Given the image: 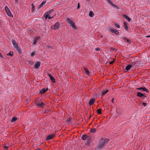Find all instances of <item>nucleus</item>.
Masks as SVG:
<instances>
[{
  "label": "nucleus",
  "instance_id": "nucleus-1",
  "mask_svg": "<svg viewBox=\"0 0 150 150\" xmlns=\"http://www.w3.org/2000/svg\"><path fill=\"white\" fill-rule=\"evenodd\" d=\"M108 140L107 139H103V138H101L100 140V143L99 144V149H100L105 146L108 142Z\"/></svg>",
  "mask_w": 150,
  "mask_h": 150
},
{
  "label": "nucleus",
  "instance_id": "nucleus-2",
  "mask_svg": "<svg viewBox=\"0 0 150 150\" xmlns=\"http://www.w3.org/2000/svg\"><path fill=\"white\" fill-rule=\"evenodd\" d=\"M66 21L69 24V25L74 29H76V26L75 23L69 18L66 19Z\"/></svg>",
  "mask_w": 150,
  "mask_h": 150
},
{
  "label": "nucleus",
  "instance_id": "nucleus-3",
  "mask_svg": "<svg viewBox=\"0 0 150 150\" xmlns=\"http://www.w3.org/2000/svg\"><path fill=\"white\" fill-rule=\"evenodd\" d=\"M11 41L14 48L18 52H20L21 50L19 45L16 44V41L14 39H12Z\"/></svg>",
  "mask_w": 150,
  "mask_h": 150
},
{
  "label": "nucleus",
  "instance_id": "nucleus-4",
  "mask_svg": "<svg viewBox=\"0 0 150 150\" xmlns=\"http://www.w3.org/2000/svg\"><path fill=\"white\" fill-rule=\"evenodd\" d=\"M59 23L58 22L56 23L54 25H52L51 27V28L54 30H57L59 28Z\"/></svg>",
  "mask_w": 150,
  "mask_h": 150
},
{
  "label": "nucleus",
  "instance_id": "nucleus-5",
  "mask_svg": "<svg viewBox=\"0 0 150 150\" xmlns=\"http://www.w3.org/2000/svg\"><path fill=\"white\" fill-rule=\"evenodd\" d=\"M53 11V9H51L50 10L47 12L45 14H44V17L45 19H47L49 15L52 13Z\"/></svg>",
  "mask_w": 150,
  "mask_h": 150
},
{
  "label": "nucleus",
  "instance_id": "nucleus-6",
  "mask_svg": "<svg viewBox=\"0 0 150 150\" xmlns=\"http://www.w3.org/2000/svg\"><path fill=\"white\" fill-rule=\"evenodd\" d=\"M40 64L41 63L39 62H36L34 66V68L36 69L38 68L40 66Z\"/></svg>",
  "mask_w": 150,
  "mask_h": 150
},
{
  "label": "nucleus",
  "instance_id": "nucleus-7",
  "mask_svg": "<svg viewBox=\"0 0 150 150\" xmlns=\"http://www.w3.org/2000/svg\"><path fill=\"white\" fill-rule=\"evenodd\" d=\"M137 89L139 90H142L143 91H145L146 92H148L149 91L148 89L145 87H140L139 88H137Z\"/></svg>",
  "mask_w": 150,
  "mask_h": 150
},
{
  "label": "nucleus",
  "instance_id": "nucleus-8",
  "mask_svg": "<svg viewBox=\"0 0 150 150\" xmlns=\"http://www.w3.org/2000/svg\"><path fill=\"white\" fill-rule=\"evenodd\" d=\"M48 76L50 78V79L51 80L53 83L55 82V79L54 77L51 74H48Z\"/></svg>",
  "mask_w": 150,
  "mask_h": 150
},
{
  "label": "nucleus",
  "instance_id": "nucleus-9",
  "mask_svg": "<svg viewBox=\"0 0 150 150\" xmlns=\"http://www.w3.org/2000/svg\"><path fill=\"white\" fill-rule=\"evenodd\" d=\"M54 137L53 134H51L48 135L47 138V140H50L52 139Z\"/></svg>",
  "mask_w": 150,
  "mask_h": 150
},
{
  "label": "nucleus",
  "instance_id": "nucleus-10",
  "mask_svg": "<svg viewBox=\"0 0 150 150\" xmlns=\"http://www.w3.org/2000/svg\"><path fill=\"white\" fill-rule=\"evenodd\" d=\"M37 105L39 107L43 108L44 107L45 104L42 103H37Z\"/></svg>",
  "mask_w": 150,
  "mask_h": 150
},
{
  "label": "nucleus",
  "instance_id": "nucleus-11",
  "mask_svg": "<svg viewBox=\"0 0 150 150\" xmlns=\"http://www.w3.org/2000/svg\"><path fill=\"white\" fill-rule=\"evenodd\" d=\"M123 17L125 18L126 20H127L128 21H131V19L129 17L127 16L126 15H124L123 16Z\"/></svg>",
  "mask_w": 150,
  "mask_h": 150
},
{
  "label": "nucleus",
  "instance_id": "nucleus-12",
  "mask_svg": "<svg viewBox=\"0 0 150 150\" xmlns=\"http://www.w3.org/2000/svg\"><path fill=\"white\" fill-rule=\"evenodd\" d=\"M7 14V15L9 16L10 17H13V15L12 14L10 10H8L7 11H6Z\"/></svg>",
  "mask_w": 150,
  "mask_h": 150
},
{
  "label": "nucleus",
  "instance_id": "nucleus-13",
  "mask_svg": "<svg viewBox=\"0 0 150 150\" xmlns=\"http://www.w3.org/2000/svg\"><path fill=\"white\" fill-rule=\"evenodd\" d=\"M137 96L138 97H139L145 96L143 94L140 92H139L137 93Z\"/></svg>",
  "mask_w": 150,
  "mask_h": 150
},
{
  "label": "nucleus",
  "instance_id": "nucleus-14",
  "mask_svg": "<svg viewBox=\"0 0 150 150\" xmlns=\"http://www.w3.org/2000/svg\"><path fill=\"white\" fill-rule=\"evenodd\" d=\"M95 102V99H92L90 100L89 102V105L90 106L93 104Z\"/></svg>",
  "mask_w": 150,
  "mask_h": 150
},
{
  "label": "nucleus",
  "instance_id": "nucleus-15",
  "mask_svg": "<svg viewBox=\"0 0 150 150\" xmlns=\"http://www.w3.org/2000/svg\"><path fill=\"white\" fill-rule=\"evenodd\" d=\"M132 67V65H131L129 64V65H128V66H127L126 67L125 69L126 70H127V71H128V70H129L131 69Z\"/></svg>",
  "mask_w": 150,
  "mask_h": 150
},
{
  "label": "nucleus",
  "instance_id": "nucleus-16",
  "mask_svg": "<svg viewBox=\"0 0 150 150\" xmlns=\"http://www.w3.org/2000/svg\"><path fill=\"white\" fill-rule=\"evenodd\" d=\"M46 2L45 1H43L42 2L41 4H40L39 6L38 7V8H40L41 7L43 6L45 3Z\"/></svg>",
  "mask_w": 150,
  "mask_h": 150
},
{
  "label": "nucleus",
  "instance_id": "nucleus-17",
  "mask_svg": "<svg viewBox=\"0 0 150 150\" xmlns=\"http://www.w3.org/2000/svg\"><path fill=\"white\" fill-rule=\"evenodd\" d=\"M47 89H45V88H42L40 91V93L42 94L46 92L47 91Z\"/></svg>",
  "mask_w": 150,
  "mask_h": 150
},
{
  "label": "nucleus",
  "instance_id": "nucleus-18",
  "mask_svg": "<svg viewBox=\"0 0 150 150\" xmlns=\"http://www.w3.org/2000/svg\"><path fill=\"white\" fill-rule=\"evenodd\" d=\"M108 30L112 32L115 29L111 27H109L108 28Z\"/></svg>",
  "mask_w": 150,
  "mask_h": 150
},
{
  "label": "nucleus",
  "instance_id": "nucleus-19",
  "mask_svg": "<svg viewBox=\"0 0 150 150\" xmlns=\"http://www.w3.org/2000/svg\"><path fill=\"white\" fill-rule=\"evenodd\" d=\"M87 138V136L86 135H83L81 137V139L83 140H85Z\"/></svg>",
  "mask_w": 150,
  "mask_h": 150
},
{
  "label": "nucleus",
  "instance_id": "nucleus-20",
  "mask_svg": "<svg viewBox=\"0 0 150 150\" xmlns=\"http://www.w3.org/2000/svg\"><path fill=\"white\" fill-rule=\"evenodd\" d=\"M84 69L86 73L87 74L88 76H90L89 71H88V69L86 68H84Z\"/></svg>",
  "mask_w": 150,
  "mask_h": 150
},
{
  "label": "nucleus",
  "instance_id": "nucleus-21",
  "mask_svg": "<svg viewBox=\"0 0 150 150\" xmlns=\"http://www.w3.org/2000/svg\"><path fill=\"white\" fill-rule=\"evenodd\" d=\"M94 15V13H93V12L92 11H90L89 14V16L91 17H93Z\"/></svg>",
  "mask_w": 150,
  "mask_h": 150
},
{
  "label": "nucleus",
  "instance_id": "nucleus-22",
  "mask_svg": "<svg viewBox=\"0 0 150 150\" xmlns=\"http://www.w3.org/2000/svg\"><path fill=\"white\" fill-rule=\"evenodd\" d=\"M38 38H37L36 39H34L33 40V44H36L37 42H38Z\"/></svg>",
  "mask_w": 150,
  "mask_h": 150
},
{
  "label": "nucleus",
  "instance_id": "nucleus-23",
  "mask_svg": "<svg viewBox=\"0 0 150 150\" xmlns=\"http://www.w3.org/2000/svg\"><path fill=\"white\" fill-rule=\"evenodd\" d=\"M110 4H111L113 6L115 7V8H119L117 6L115 5L114 4H113L112 2H111L110 1V2H109Z\"/></svg>",
  "mask_w": 150,
  "mask_h": 150
},
{
  "label": "nucleus",
  "instance_id": "nucleus-24",
  "mask_svg": "<svg viewBox=\"0 0 150 150\" xmlns=\"http://www.w3.org/2000/svg\"><path fill=\"white\" fill-rule=\"evenodd\" d=\"M112 32L114 33H115L116 35H118L119 33V32L115 29H114L113 31Z\"/></svg>",
  "mask_w": 150,
  "mask_h": 150
},
{
  "label": "nucleus",
  "instance_id": "nucleus-25",
  "mask_svg": "<svg viewBox=\"0 0 150 150\" xmlns=\"http://www.w3.org/2000/svg\"><path fill=\"white\" fill-rule=\"evenodd\" d=\"M108 91V90H105L102 92V95H105Z\"/></svg>",
  "mask_w": 150,
  "mask_h": 150
},
{
  "label": "nucleus",
  "instance_id": "nucleus-26",
  "mask_svg": "<svg viewBox=\"0 0 150 150\" xmlns=\"http://www.w3.org/2000/svg\"><path fill=\"white\" fill-rule=\"evenodd\" d=\"M16 120H17V118L16 117H12V120L13 122H14Z\"/></svg>",
  "mask_w": 150,
  "mask_h": 150
},
{
  "label": "nucleus",
  "instance_id": "nucleus-27",
  "mask_svg": "<svg viewBox=\"0 0 150 150\" xmlns=\"http://www.w3.org/2000/svg\"><path fill=\"white\" fill-rule=\"evenodd\" d=\"M96 131V130L95 128L91 129V132L92 133H94Z\"/></svg>",
  "mask_w": 150,
  "mask_h": 150
},
{
  "label": "nucleus",
  "instance_id": "nucleus-28",
  "mask_svg": "<svg viewBox=\"0 0 150 150\" xmlns=\"http://www.w3.org/2000/svg\"><path fill=\"white\" fill-rule=\"evenodd\" d=\"M101 109H98L97 110L98 113L100 114L101 113Z\"/></svg>",
  "mask_w": 150,
  "mask_h": 150
},
{
  "label": "nucleus",
  "instance_id": "nucleus-29",
  "mask_svg": "<svg viewBox=\"0 0 150 150\" xmlns=\"http://www.w3.org/2000/svg\"><path fill=\"white\" fill-rule=\"evenodd\" d=\"M13 55V53L12 52H10L9 53L7 54V55H10L11 56H12Z\"/></svg>",
  "mask_w": 150,
  "mask_h": 150
},
{
  "label": "nucleus",
  "instance_id": "nucleus-30",
  "mask_svg": "<svg viewBox=\"0 0 150 150\" xmlns=\"http://www.w3.org/2000/svg\"><path fill=\"white\" fill-rule=\"evenodd\" d=\"M36 54L35 52H33L31 53L30 55L31 57H33Z\"/></svg>",
  "mask_w": 150,
  "mask_h": 150
},
{
  "label": "nucleus",
  "instance_id": "nucleus-31",
  "mask_svg": "<svg viewBox=\"0 0 150 150\" xmlns=\"http://www.w3.org/2000/svg\"><path fill=\"white\" fill-rule=\"evenodd\" d=\"M5 10L6 11L8 10H9V9L7 6H6L5 7Z\"/></svg>",
  "mask_w": 150,
  "mask_h": 150
},
{
  "label": "nucleus",
  "instance_id": "nucleus-32",
  "mask_svg": "<svg viewBox=\"0 0 150 150\" xmlns=\"http://www.w3.org/2000/svg\"><path fill=\"white\" fill-rule=\"evenodd\" d=\"M115 26L118 28H120V25L117 24H115Z\"/></svg>",
  "mask_w": 150,
  "mask_h": 150
},
{
  "label": "nucleus",
  "instance_id": "nucleus-33",
  "mask_svg": "<svg viewBox=\"0 0 150 150\" xmlns=\"http://www.w3.org/2000/svg\"><path fill=\"white\" fill-rule=\"evenodd\" d=\"M28 63L29 64H32L33 63V62L32 61H28Z\"/></svg>",
  "mask_w": 150,
  "mask_h": 150
},
{
  "label": "nucleus",
  "instance_id": "nucleus-34",
  "mask_svg": "<svg viewBox=\"0 0 150 150\" xmlns=\"http://www.w3.org/2000/svg\"><path fill=\"white\" fill-rule=\"evenodd\" d=\"M143 105L144 106H146L147 105V104L146 103H144V102H143Z\"/></svg>",
  "mask_w": 150,
  "mask_h": 150
},
{
  "label": "nucleus",
  "instance_id": "nucleus-35",
  "mask_svg": "<svg viewBox=\"0 0 150 150\" xmlns=\"http://www.w3.org/2000/svg\"><path fill=\"white\" fill-rule=\"evenodd\" d=\"M95 50L97 51H99L100 50V48L98 47L95 48Z\"/></svg>",
  "mask_w": 150,
  "mask_h": 150
},
{
  "label": "nucleus",
  "instance_id": "nucleus-36",
  "mask_svg": "<svg viewBox=\"0 0 150 150\" xmlns=\"http://www.w3.org/2000/svg\"><path fill=\"white\" fill-rule=\"evenodd\" d=\"M8 148V146H5L4 147V149L6 150Z\"/></svg>",
  "mask_w": 150,
  "mask_h": 150
},
{
  "label": "nucleus",
  "instance_id": "nucleus-37",
  "mask_svg": "<svg viewBox=\"0 0 150 150\" xmlns=\"http://www.w3.org/2000/svg\"><path fill=\"white\" fill-rule=\"evenodd\" d=\"M124 24L125 25V26H126L127 25V23L126 22H124Z\"/></svg>",
  "mask_w": 150,
  "mask_h": 150
},
{
  "label": "nucleus",
  "instance_id": "nucleus-38",
  "mask_svg": "<svg viewBox=\"0 0 150 150\" xmlns=\"http://www.w3.org/2000/svg\"><path fill=\"white\" fill-rule=\"evenodd\" d=\"M47 46L48 47H50L51 49H54V47H51V46Z\"/></svg>",
  "mask_w": 150,
  "mask_h": 150
},
{
  "label": "nucleus",
  "instance_id": "nucleus-39",
  "mask_svg": "<svg viewBox=\"0 0 150 150\" xmlns=\"http://www.w3.org/2000/svg\"><path fill=\"white\" fill-rule=\"evenodd\" d=\"M53 16H52V17H50V16H48V19H51V18H53Z\"/></svg>",
  "mask_w": 150,
  "mask_h": 150
},
{
  "label": "nucleus",
  "instance_id": "nucleus-40",
  "mask_svg": "<svg viewBox=\"0 0 150 150\" xmlns=\"http://www.w3.org/2000/svg\"><path fill=\"white\" fill-rule=\"evenodd\" d=\"M80 7L79 3L78 5L77 8H79Z\"/></svg>",
  "mask_w": 150,
  "mask_h": 150
},
{
  "label": "nucleus",
  "instance_id": "nucleus-41",
  "mask_svg": "<svg viewBox=\"0 0 150 150\" xmlns=\"http://www.w3.org/2000/svg\"><path fill=\"white\" fill-rule=\"evenodd\" d=\"M0 57H1V58H3V57L1 55V53L0 52Z\"/></svg>",
  "mask_w": 150,
  "mask_h": 150
},
{
  "label": "nucleus",
  "instance_id": "nucleus-42",
  "mask_svg": "<svg viewBox=\"0 0 150 150\" xmlns=\"http://www.w3.org/2000/svg\"><path fill=\"white\" fill-rule=\"evenodd\" d=\"M125 28L126 30H127L128 29V27L127 25L125 26Z\"/></svg>",
  "mask_w": 150,
  "mask_h": 150
},
{
  "label": "nucleus",
  "instance_id": "nucleus-43",
  "mask_svg": "<svg viewBox=\"0 0 150 150\" xmlns=\"http://www.w3.org/2000/svg\"><path fill=\"white\" fill-rule=\"evenodd\" d=\"M17 1H16V2H15V4H18Z\"/></svg>",
  "mask_w": 150,
  "mask_h": 150
},
{
  "label": "nucleus",
  "instance_id": "nucleus-44",
  "mask_svg": "<svg viewBox=\"0 0 150 150\" xmlns=\"http://www.w3.org/2000/svg\"><path fill=\"white\" fill-rule=\"evenodd\" d=\"M113 62H113V61H111V62H110V64H112V63H113Z\"/></svg>",
  "mask_w": 150,
  "mask_h": 150
},
{
  "label": "nucleus",
  "instance_id": "nucleus-45",
  "mask_svg": "<svg viewBox=\"0 0 150 150\" xmlns=\"http://www.w3.org/2000/svg\"><path fill=\"white\" fill-rule=\"evenodd\" d=\"M114 99V98H113L112 99V100L111 101H112V103H113Z\"/></svg>",
  "mask_w": 150,
  "mask_h": 150
},
{
  "label": "nucleus",
  "instance_id": "nucleus-46",
  "mask_svg": "<svg viewBox=\"0 0 150 150\" xmlns=\"http://www.w3.org/2000/svg\"><path fill=\"white\" fill-rule=\"evenodd\" d=\"M127 40L128 42H129L130 41V40L128 39H127Z\"/></svg>",
  "mask_w": 150,
  "mask_h": 150
},
{
  "label": "nucleus",
  "instance_id": "nucleus-47",
  "mask_svg": "<svg viewBox=\"0 0 150 150\" xmlns=\"http://www.w3.org/2000/svg\"><path fill=\"white\" fill-rule=\"evenodd\" d=\"M111 49H112L113 50H115V49L114 48H111Z\"/></svg>",
  "mask_w": 150,
  "mask_h": 150
},
{
  "label": "nucleus",
  "instance_id": "nucleus-48",
  "mask_svg": "<svg viewBox=\"0 0 150 150\" xmlns=\"http://www.w3.org/2000/svg\"><path fill=\"white\" fill-rule=\"evenodd\" d=\"M150 37V36H146V37L149 38V37Z\"/></svg>",
  "mask_w": 150,
  "mask_h": 150
},
{
  "label": "nucleus",
  "instance_id": "nucleus-49",
  "mask_svg": "<svg viewBox=\"0 0 150 150\" xmlns=\"http://www.w3.org/2000/svg\"><path fill=\"white\" fill-rule=\"evenodd\" d=\"M108 2H109L110 1V0H106Z\"/></svg>",
  "mask_w": 150,
  "mask_h": 150
},
{
  "label": "nucleus",
  "instance_id": "nucleus-50",
  "mask_svg": "<svg viewBox=\"0 0 150 150\" xmlns=\"http://www.w3.org/2000/svg\"><path fill=\"white\" fill-rule=\"evenodd\" d=\"M91 117V116H90L88 118V119H90V118Z\"/></svg>",
  "mask_w": 150,
  "mask_h": 150
},
{
  "label": "nucleus",
  "instance_id": "nucleus-51",
  "mask_svg": "<svg viewBox=\"0 0 150 150\" xmlns=\"http://www.w3.org/2000/svg\"><path fill=\"white\" fill-rule=\"evenodd\" d=\"M100 37L101 38H102V37H103V36L102 35H101L100 36Z\"/></svg>",
  "mask_w": 150,
  "mask_h": 150
},
{
  "label": "nucleus",
  "instance_id": "nucleus-52",
  "mask_svg": "<svg viewBox=\"0 0 150 150\" xmlns=\"http://www.w3.org/2000/svg\"><path fill=\"white\" fill-rule=\"evenodd\" d=\"M87 1H89V0H86Z\"/></svg>",
  "mask_w": 150,
  "mask_h": 150
},
{
  "label": "nucleus",
  "instance_id": "nucleus-53",
  "mask_svg": "<svg viewBox=\"0 0 150 150\" xmlns=\"http://www.w3.org/2000/svg\"><path fill=\"white\" fill-rule=\"evenodd\" d=\"M36 150H40L39 149H36Z\"/></svg>",
  "mask_w": 150,
  "mask_h": 150
},
{
  "label": "nucleus",
  "instance_id": "nucleus-54",
  "mask_svg": "<svg viewBox=\"0 0 150 150\" xmlns=\"http://www.w3.org/2000/svg\"><path fill=\"white\" fill-rule=\"evenodd\" d=\"M16 1H18V0H16Z\"/></svg>",
  "mask_w": 150,
  "mask_h": 150
}]
</instances>
